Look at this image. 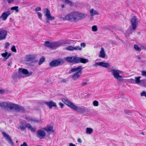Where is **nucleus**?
Returning a JSON list of instances; mask_svg holds the SVG:
<instances>
[{"label":"nucleus","mask_w":146,"mask_h":146,"mask_svg":"<svg viewBox=\"0 0 146 146\" xmlns=\"http://www.w3.org/2000/svg\"><path fill=\"white\" fill-rule=\"evenodd\" d=\"M86 16V15L84 13L79 12H74L70 13L66 16L64 19L66 20L72 21H78L84 18Z\"/></svg>","instance_id":"nucleus-1"},{"label":"nucleus","mask_w":146,"mask_h":146,"mask_svg":"<svg viewBox=\"0 0 146 146\" xmlns=\"http://www.w3.org/2000/svg\"><path fill=\"white\" fill-rule=\"evenodd\" d=\"M0 106L3 108H9L11 110L14 109L17 111H21L24 112L25 109L22 106L15 104H11L6 102H1L0 103Z\"/></svg>","instance_id":"nucleus-2"},{"label":"nucleus","mask_w":146,"mask_h":146,"mask_svg":"<svg viewBox=\"0 0 146 146\" xmlns=\"http://www.w3.org/2000/svg\"><path fill=\"white\" fill-rule=\"evenodd\" d=\"M62 100L64 103L71 109L77 111L80 113H84L86 110V108L77 107L68 99L63 98L62 99Z\"/></svg>","instance_id":"nucleus-3"},{"label":"nucleus","mask_w":146,"mask_h":146,"mask_svg":"<svg viewBox=\"0 0 146 146\" xmlns=\"http://www.w3.org/2000/svg\"><path fill=\"white\" fill-rule=\"evenodd\" d=\"M83 68L81 66H79L76 68H72L70 71L69 73L77 71L72 76L73 79L75 80L79 78L82 75Z\"/></svg>","instance_id":"nucleus-4"},{"label":"nucleus","mask_w":146,"mask_h":146,"mask_svg":"<svg viewBox=\"0 0 146 146\" xmlns=\"http://www.w3.org/2000/svg\"><path fill=\"white\" fill-rule=\"evenodd\" d=\"M65 62V61L63 59H58L54 60L50 63L49 65L52 67H56L63 64Z\"/></svg>","instance_id":"nucleus-5"},{"label":"nucleus","mask_w":146,"mask_h":146,"mask_svg":"<svg viewBox=\"0 0 146 146\" xmlns=\"http://www.w3.org/2000/svg\"><path fill=\"white\" fill-rule=\"evenodd\" d=\"M111 71L112 72V74L115 79L119 81H121L123 80V77L119 75V73H121V71L119 70L112 69Z\"/></svg>","instance_id":"nucleus-6"},{"label":"nucleus","mask_w":146,"mask_h":146,"mask_svg":"<svg viewBox=\"0 0 146 146\" xmlns=\"http://www.w3.org/2000/svg\"><path fill=\"white\" fill-rule=\"evenodd\" d=\"M44 11H46L45 13V16L46 17L47 19L46 22L47 23H49V20H53L54 19V17H52L51 16L50 12V10L48 8H45L44 9Z\"/></svg>","instance_id":"nucleus-7"},{"label":"nucleus","mask_w":146,"mask_h":146,"mask_svg":"<svg viewBox=\"0 0 146 146\" xmlns=\"http://www.w3.org/2000/svg\"><path fill=\"white\" fill-rule=\"evenodd\" d=\"M37 137L40 139H44L46 136V133L44 130L40 129L36 133Z\"/></svg>","instance_id":"nucleus-8"},{"label":"nucleus","mask_w":146,"mask_h":146,"mask_svg":"<svg viewBox=\"0 0 146 146\" xmlns=\"http://www.w3.org/2000/svg\"><path fill=\"white\" fill-rule=\"evenodd\" d=\"M45 45L46 46L50 48L58 46L59 45V43L58 42H52L50 43L49 41L45 42Z\"/></svg>","instance_id":"nucleus-9"},{"label":"nucleus","mask_w":146,"mask_h":146,"mask_svg":"<svg viewBox=\"0 0 146 146\" xmlns=\"http://www.w3.org/2000/svg\"><path fill=\"white\" fill-rule=\"evenodd\" d=\"M131 22L133 29H135L138 25L137 20L135 16H134L132 18Z\"/></svg>","instance_id":"nucleus-10"},{"label":"nucleus","mask_w":146,"mask_h":146,"mask_svg":"<svg viewBox=\"0 0 146 146\" xmlns=\"http://www.w3.org/2000/svg\"><path fill=\"white\" fill-rule=\"evenodd\" d=\"M77 58V57L74 56L68 57L64 58L63 59L69 62L72 63L74 62V63H76Z\"/></svg>","instance_id":"nucleus-11"},{"label":"nucleus","mask_w":146,"mask_h":146,"mask_svg":"<svg viewBox=\"0 0 146 146\" xmlns=\"http://www.w3.org/2000/svg\"><path fill=\"white\" fill-rule=\"evenodd\" d=\"M7 31L2 29L0 31V40L5 39L7 35Z\"/></svg>","instance_id":"nucleus-12"},{"label":"nucleus","mask_w":146,"mask_h":146,"mask_svg":"<svg viewBox=\"0 0 146 146\" xmlns=\"http://www.w3.org/2000/svg\"><path fill=\"white\" fill-rule=\"evenodd\" d=\"M89 62V60L87 59L77 57L76 63H81L83 64H85L88 63Z\"/></svg>","instance_id":"nucleus-13"},{"label":"nucleus","mask_w":146,"mask_h":146,"mask_svg":"<svg viewBox=\"0 0 146 146\" xmlns=\"http://www.w3.org/2000/svg\"><path fill=\"white\" fill-rule=\"evenodd\" d=\"M94 66H101L103 67L108 68L110 66V64L108 63L100 62L96 63Z\"/></svg>","instance_id":"nucleus-14"},{"label":"nucleus","mask_w":146,"mask_h":146,"mask_svg":"<svg viewBox=\"0 0 146 146\" xmlns=\"http://www.w3.org/2000/svg\"><path fill=\"white\" fill-rule=\"evenodd\" d=\"M11 14L9 11L4 12L3 13L0 17V18L2 19L3 20H5L7 19L8 16Z\"/></svg>","instance_id":"nucleus-15"},{"label":"nucleus","mask_w":146,"mask_h":146,"mask_svg":"<svg viewBox=\"0 0 146 146\" xmlns=\"http://www.w3.org/2000/svg\"><path fill=\"white\" fill-rule=\"evenodd\" d=\"M2 133L6 139L11 144H13V142L9 135L4 132H3Z\"/></svg>","instance_id":"nucleus-16"},{"label":"nucleus","mask_w":146,"mask_h":146,"mask_svg":"<svg viewBox=\"0 0 146 146\" xmlns=\"http://www.w3.org/2000/svg\"><path fill=\"white\" fill-rule=\"evenodd\" d=\"M26 127L30 130L32 132H34L35 131V126L32 127L31 124L29 123H27L25 125Z\"/></svg>","instance_id":"nucleus-17"},{"label":"nucleus","mask_w":146,"mask_h":146,"mask_svg":"<svg viewBox=\"0 0 146 146\" xmlns=\"http://www.w3.org/2000/svg\"><path fill=\"white\" fill-rule=\"evenodd\" d=\"M45 104L48 106L49 108L50 109L53 106H54L55 107H57L56 104L52 101L46 102Z\"/></svg>","instance_id":"nucleus-18"},{"label":"nucleus","mask_w":146,"mask_h":146,"mask_svg":"<svg viewBox=\"0 0 146 146\" xmlns=\"http://www.w3.org/2000/svg\"><path fill=\"white\" fill-rule=\"evenodd\" d=\"M19 72H22L23 74L25 75L29 74V73L28 70L25 69L20 68L19 69Z\"/></svg>","instance_id":"nucleus-19"},{"label":"nucleus","mask_w":146,"mask_h":146,"mask_svg":"<svg viewBox=\"0 0 146 146\" xmlns=\"http://www.w3.org/2000/svg\"><path fill=\"white\" fill-rule=\"evenodd\" d=\"M43 129L48 132L51 131L54 132V131L53 130V127L51 126H47L46 127L44 128Z\"/></svg>","instance_id":"nucleus-20"},{"label":"nucleus","mask_w":146,"mask_h":146,"mask_svg":"<svg viewBox=\"0 0 146 146\" xmlns=\"http://www.w3.org/2000/svg\"><path fill=\"white\" fill-rule=\"evenodd\" d=\"M105 56L106 55L104 48H102L100 52L99 57L102 58H104L105 57Z\"/></svg>","instance_id":"nucleus-21"},{"label":"nucleus","mask_w":146,"mask_h":146,"mask_svg":"<svg viewBox=\"0 0 146 146\" xmlns=\"http://www.w3.org/2000/svg\"><path fill=\"white\" fill-rule=\"evenodd\" d=\"M35 58V55L33 54L28 56L27 57V58L28 61H30L34 60Z\"/></svg>","instance_id":"nucleus-22"},{"label":"nucleus","mask_w":146,"mask_h":146,"mask_svg":"<svg viewBox=\"0 0 146 146\" xmlns=\"http://www.w3.org/2000/svg\"><path fill=\"white\" fill-rule=\"evenodd\" d=\"M93 130L92 129L87 127L86 129V133L87 134H90L93 132Z\"/></svg>","instance_id":"nucleus-23"},{"label":"nucleus","mask_w":146,"mask_h":146,"mask_svg":"<svg viewBox=\"0 0 146 146\" xmlns=\"http://www.w3.org/2000/svg\"><path fill=\"white\" fill-rule=\"evenodd\" d=\"M141 78V76L135 77V83L137 84H139L141 82L140 79Z\"/></svg>","instance_id":"nucleus-24"},{"label":"nucleus","mask_w":146,"mask_h":146,"mask_svg":"<svg viewBox=\"0 0 146 146\" xmlns=\"http://www.w3.org/2000/svg\"><path fill=\"white\" fill-rule=\"evenodd\" d=\"M90 13L92 16H93L96 15H98L99 13H98L96 11L94 10L93 9H92L90 11Z\"/></svg>","instance_id":"nucleus-25"},{"label":"nucleus","mask_w":146,"mask_h":146,"mask_svg":"<svg viewBox=\"0 0 146 146\" xmlns=\"http://www.w3.org/2000/svg\"><path fill=\"white\" fill-rule=\"evenodd\" d=\"M45 58L44 56H43L40 58L39 61L38 62V64L40 65L42 64L43 62L45 61Z\"/></svg>","instance_id":"nucleus-26"},{"label":"nucleus","mask_w":146,"mask_h":146,"mask_svg":"<svg viewBox=\"0 0 146 146\" xmlns=\"http://www.w3.org/2000/svg\"><path fill=\"white\" fill-rule=\"evenodd\" d=\"M134 49L137 51H139L141 50V48L139 47L136 44L134 45Z\"/></svg>","instance_id":"nucleus-27"},{"label":"nucleus","mask_w":146,"mask_h":146,"mask_svg":"<svg viewBox=\"0 0 146 146\" xmlns=\"http://www.w3.org/2000/svg\"><path fill=\"white\" fill-rule=\"evenodd\" d=\"M19 7L17 6L13 7L11 8V10H15L16 12H18Z\"/></svg>","instance_id":"nucleus-28"},{"label":"nucleus","mask_w":146,"mask_h":146,"mask_svg":"<svg viewBox=\"0 0 146 146\" xmlns=\"http://www.w3.org/2000/svg\"><path fill=\"white\" fill-rule=\"evenodd\" d=\"M73 47L71 46H70L66 48V49L69 51H73Z\"/></svg>","instance_id":"nucleus-29"},{"label":"nucleus","mask_w":146,"mask_h":146,"mask_svg":"<svg viewBox=\"0 0 146 146\" xmlns=\"http://www.w3.org/2000/svg\"><path fill=\"white\" fill-rule=\"evenodd\" d=\"M64 2L65 3L68 4L71 6L72 5V2L69 0H65Z\"/></svg>","instance_id":"nucleus-30"},{"label":"nucleus","mask_w":146,"mask_h":146,"mask_svg":"<svg viewBox=\"0 0 146 146\" xmlns=\"http://www.w3.org/2000/svg\"><path fill=\"white\" fill-rule=\"evenodd\" d=\"M8 54V52H5V53H2L1 55L5 59H8V58H7Z\"/></svg>","instance_id":"nucleus-31"},{"label":"nucleus","mask_w":146,"mask_h":146,"mask_svg":"<svg viewBox=\"0 0 146 146\" xmlns=\"http://www.w3.org/2000/svg\"><path fill=\"white\" fill-rule=\"evenodd\" d=\"M73 51L74 50H82V48L81 47H80L79 46H76L75 47H73Z\"/></svg>","instance_id":"nucleus-32"},{"label":"nucleus","mask_w":146,"mask_h":146,"mask_svg":"<svg viewBox=\"0 0 146 146\" xmlns=\"http://www.w3.org/2000/svg\"><path fill=\"white\" fill-rule=\"evenodd\" d=\"M98 102L97 100H94L93 102V104L95 106H98Z\"/></svg>","instance_id":"nucleus-33"},{"label":"nucleus","mask_w":146,"mask_h":146,"mask_svg":"<svg viewBox=\"0 0 146 146\" xmlns=\"http://www.w3.org/2000/svg\"><path fill=\"white\" fill-rule=\"evenodd\" d=\"M11 50L13 52H17V50L15 46V45L13 46L11 48Z\"/></svg>","instance_id":"nucleus-34"},{"label":"nucleus","mask_w":146,"mask_h":146,"mask_svg":"<svg viewBox=\"0 0 146 146\" xmlns=\"http://www.w3.org/2000/svg\"><path fill=\"white\" fill-rule=\"evenodd\" d=\"M92 30L93 31L96 32L97 31V26L96 25H94L92 27Z\"/></svg>","instance_id":"nucleus-35"},{"label":"nucleus","mask_w":146,"mask_h":146,"mask_svg":"<svg viewBox=\"0 0 146 146\" xmlns=\"http://www.w3.org/2000/svg\"><path fill=\"white\" fill-rule=\"evenodd\" d=\"M37 14L38 16V18L39 19H42V15L41 13L40 12H38L37 13Z\"/></svg>","instance_id":"nucleus-36"},{"label":"nucleus","mask_w":146,"mask_h":146,"mask_svg":"<svg viewBox=\"0 0 146 146\" xmlns=\"http://www.w3.org/2000/svg\"><path fill=\"white\" fill-rule=\"evenodd\" d=\"M141 96H145L146 97V92L145 91H143L141 93Z\"/></svg>","instance_id":"nucleus-37"},{"label":"nucleus","mask_w":146,"mask_h":146,"mask_svg":"<svg viewBox=\"0 0 146 146\" xmlns=\"http://www.w3.org/2000/svg\"><path fill=\"white\" fill-rule=\"evenodd\" d=\"M30 120L35 122L39 123L40 122V120H36L35 119H31Z\"/></svg>","instance_id":"nucleus-38"},{"label":"nucleus","mask_w":146,"mask_h":146,"mask_svg":"<svg viewBox=\"0 0 146 146\" xmlns=\"http://www.w3.org/2000/svg\"><path fill=\"white\" fill-rule=\"evenodd\" d=\"M19 127L21 129L23 130L25 129L26 127V126L25 127L24 126L22 125H20Z\"/></svg>","instance_id":"nucleus-39"},{"label":"nucleus","mask_w":146,"mask_h":146,"mask_svg":"<svg viewBox=\"0 0 146 146\" xmlns=\"http://www.w3.org/2000/svg\"><path fill=\"white\" fill-rule=\"evenodd\" d=\"M142 76L146 77V71H142Z\"/></svg>","instance_id":"nucleus-40"},{"label":"nucleus","mask_w":146,"mask_h":146,"mask_svg":"<svg viewBox=\"0 0 146 146\" xmlns=\"http://www.w3.org/2000/svg\"><path fill=\"white\" fill-rule=\"evenodd\" d=\"M41 10V8L40 7H38L35 9L36 11H40Z\"/></svg>","instance_id":"nucleus-41"},{"label":"nucleus","mask_w":146,"mask_h":146,"mask_svg":"<svg viewBox=\"0 0 146 146\" xmlns=\"http://www.w3.org/2000/svg\"><path fill=\"white\" fill-rule=\"evenodd\" d=\"M81 46L82 47L84 48L86 46V44L84 43H82L81 44Z\"/></svg>","instance_id":"nucleus-42"},{"label":"nucleus","mask_w":146,"mask_h":146,"mask_svg":"<svg viewBox=\"0 0 146 146\" xmlns=\"http://www.w3.org/2000/svg\"><path fill=\"white\" fill-rule=\"evenodd\" d=\"M21 146H28V145L25 142H24L23 143V144H21Z\"/></svg>","instance_id":"nucleus-43"},{"label":"nucleus","mask_w":146,"mask_h":146,"mask_svg":"<svg viewBox=\"0 0 146 146\" xmlns=\"http://www.w3.org/2000/svg\"><path fill=\"white\" fill-rule=\"evenodd\" d=\"M5 92V90H0V94H3Z\"/></svg>","instance_id":"nucleus-44"},{"label":"nucleus","mask_w":146,"mask_h":146,"mask_svg":"<svg viewBox=\"0 0 146 146\" xmlns=\"http://www.w3.org/2000/svg\"><path fill=\"white\" fill-rule=\"evenodd\" d=\"M7 1L9 3H13L14 1V0H7Z\"/></svg>","instance_id":"nucleus-45"},{"label":"nucleus","mask_w":146,"mask_h":146,"mask_svg":"<svg viewBox=\"0 0 146 146\" xmlns=\"http://www.w3.org/2000/svg\"><path fill=\"white\" fill-rule=\"evenodd\" d=\"M9 45L10 44L8 42H6L5 44V48H7L8 46H9Z\"/></svg>","instance_id":"nucleus-46"},{"label":"nucleus","mask_w":146,"mask_h":146,"mask_svg":"<svg viewBox=\"0 0 146 146\" xmlns=\"http://www.w3.org/2000/svg\"><path fill=\"white\" fill-rule=\"evenodd\" d=\"M87 84V83L86 82H85L82 84V86H84L86 85Z\"/></svg>","instance_id":"nucleus-47"},{"label":"nucleus","mask_w":146,"mask_h":146,"mask_svg":"<svg viewBox=\"0 0 146 146\" xmlns=\"http://www.w3.org/2000/svg\"><path fill=\"white\" fill-rule=\"evenodd\" d=\"M59 104L61 108H62L64 106V104L61 103H60Z\"/></svg>","instance_id":"nucleus-48"},{"label":"nucleus","mask_w":146,"mask_h":146,"mask_svg":"<svg viewBox=\"0 0 146 146\" xmlns=\"http://www.w3.org/2000/svg\"><path fill=\"white\" fill-rule=\"evenodd\" d=\"M125 112L126 113H131L130 111L128 110H125Z\"/></svg>","instance_id":"nucleus-49"},{"label":"nucleus","mask_w":146,"mask_h":146,"mask_svg":"<svg viewBox=\"0 0 146 146\" xmlns=\"http://www.w3.org/2000/svg\"><path fill=\"white\" fill-rule=\"evenodd\" d=\"M69 146H76L75 144H73L72 143H70L69 144Z\"/></svg>","instance_id":"nucleus-50"},{"label":"nucleus","mask_w":146,"mask_h":146,"mask_svg":"<svg viewBox=\"0 0 146 146\" xmlns=\"http://www.w3.org/2000/svg\"><path fill=\"white\" fill-rule=\"evenodd\" d=\"M66 80L65 79H63L61 81V82L66 83Z\"/></svg>","instance_id":"nucleus-51"},{"label":"nucleus","mask_w":146,"mask_h":146,"mask_svg":"<svg viewBox=\"0 0 146 146\" xmlns=\"http://www.w3.org/2000/svg\"><path fill=\"white\" fill-rule=\"evenodd\" d=\"M78 141L80 143H82V141L81 140V139H80V138H78Z\"/></svg>","instance_id":"nucleus-52"},{"label":"nucleus","mask_w":146,"mask_h":146,"mask_svg":"<svg viewBox=\"0 0 146 146\" xmlns=\"http://www.w3.org/2000/svg\"><path fill=\"white\" fill-rule=\"evenodd\" d=\"M11 54L10 53H9L8 54H7V58H9V57L11 56Z\"/></svg>","instance_id":"nucleus-53"},{"label":"nucleus","mask_w":146,"mask_h":146,"mask_svg":"<svg viewBox=\"0 0 146 146\" xmlns=\"http://www.w3.org/2000/svg\"><path fill=\"white\" fill-rule=\"evenodd\" d=\"M11 62H9L8 63V66H11Z\"/></svg>","instance_id":"nucleus-54"},{"label":"nucleus","mask_w":146,"mask_h":146,"mask_svg":"<svg viewBox=\"0 0 146 146\" xmlns=\"http://www.w3.org/2000/svg\"><path fill=\"white\" fill-rule=\"evenodd\" d=\"M137 58L139 59H141V57L140 56H137Z\"/></svg>","instance_id":"nucleus-55"},{"label":"nucleus","mask_w":146,"mask_h":146,"mask_svg":"<svg viewBox=\"0 0 146 146\" xmlns=\"http://www.w3.org/2000/svg\"><path fill=\"white\" fill-rule=\"evenodd\" d=\"M61 7L62 8H64V5L62 4L61 5Z\"/></svg>","instance_id":"nucleus-56"},{"label":"nucleus","mask_w":146,"mask_h":146,"mask_svg":"<svg viewBox=\"0 0 146 146\" xmlns=\"http://www.w3.org/2000/svg\"><path fill=\"white\" fill-rule=\"evenodd\" d=\"M143 85L145 87H146V83L144 84Z\"/></svg>","instance_id":"nucleus-57"},{"label":"nucleus","mask_w":146,"mask_h":146,"mask_svg":"<svg viewBox=\"0 0 146 146\" xmlns=\"http://www.w3.org/2000/svg\"><path fill=\"white\" fill-rule=\"evenodd\" d=\"M141 134H142L143 135H144V132H143L141 133Z\"/></svg>","instance_id":"nucleus-58"},{"label":"nucleus","mask_w":146,"mask_h":146,"mask_svg":"<svg viewBox=\"0 0 146 146\" xmlns=\"http://www.w3.org/2000/svg\"><path fill=\"white\" fill-rule=\"evenodd\" d=\"M32 74V73H30V74H29V76H30V75H31V74Z\"/></svg>","instance_id":"nucleus-59"},{"label":"nucleus","mask_w":146,"mask_h":146,"mask_svg":"<svg viewBox=\"0 0 146 146\" xmlns=\"http://www.w3.org/2000/svg\"><path fill=\"white\" fill-rule=\"evenodd\" d=\"M26 119H28V118L26 117Z\"/></svg>","instance_id":"nucleus-60"}]
</instances>
